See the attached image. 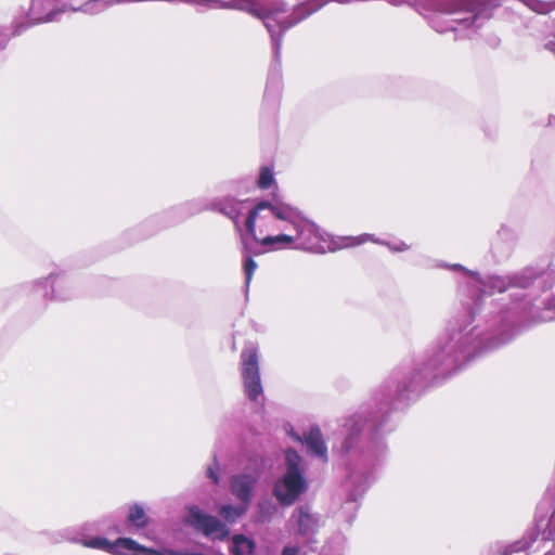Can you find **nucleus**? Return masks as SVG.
Wrapping results in <instances>:
<instances>
[{"label": "nucleus", "mask_w": 555, "mask_h": 555, "mask_svg": "<svg viewBox=\"0 0 555 555\" xmlns=\"http://www.w3.org/2000/svg\"><path fill=\"white\" fill-rule=\"evenodd\" d=\"M262 210H269L271 215L281 221H285L291 224L296 231H299L300 224L297 218V211L294 207L286 204H272L269 201H260L255 207L248 212L245 227L247 232L257 241L261 246L271 247V249H279L276 244L291 245L295 242V237L288 234H278L275 236H266L258 240L256 235V220L260 217Z\"/></svg>", "instance_id": "nucleus-1"}, {"label": "nucleus", "mask_w": 555, "mask_h": 555, "mask_svg": "<svg viewBox=\"0 0 555 555\" xmlns=\"http://www.w3.org/2000/svg\"><path fill=\"white\" fill-rule=\"evenodd\" d=\"M285 474L275 481L273 495L283 506L293 505L308 489L305 478L304 460L294 449L285 451Z\"/></svg>", "instance_id": "nucleus-2"}, {"label": "nucleus", "mask_w": 555, "mask_h": 555, "mask_svg": "<svg viewBox=\"0 0 555 555\" xmlns=\"http://www.w3.org/2000/svg\"><path fill=\"white\" fill-rule=\"evenodd\" d=\"M244 387L248 398L256 401L262 393L257 350L249 348L242 352Z\"/></svg>", "instance_id": "nucleus-3"}, {"label": "nucleus", "mask_w": 555, "mask_h": 555, "mask_svg": "<svg viewBox=\"0 0 555 555\" xmlns=\"http://www.w3.org/2000/svg\"><path fill=\"white\" fill-rule=\"evenodd\" d=\"M85 545L92 548L105 550L113 554L122 555L126 552H132L134 555L140 554H158L156 550L140 545L130 538H119L115 543H111L104 538H93L85 542Z\"/></svg>", "instance_id": "nucleus-4"}, {"label": "nucleus", "mask_w": 555, "mask_h": 555, "mask_svg": "<svg viewBox=\"0 0 555 555\" xmlns=\"http://www.w3.org/2000/svg\"><path fill=\"white\" fill-rule=\"evenodd\" d=\"M188 522L205 535H211L217 532L228 534L224 525L217 517L202 513L196 506H192L189 509Z\"/></svg>", "instance_id": "nucleus-5"}, {"label": "nucleus", "mask_w": 555, "mask_h": 555, "mask_svg": "<svg viewBox=\"0 0 555 555\" xmlns=\"http://www.w3.org/2000/svg\"><path fill=\"white\" fill-rule=\"evenodd\" d=\"M256 482L257 478L249 474L233 476L230 482L231 491L241 502L248 504Z\"/></svg>", "instance_id": "nucleus-6"}, {"label": "nucleus", "mask_w": 555, "mask_h": 555, "mask_svg": "<svg viewBox=\"0 0 555 555\" xmlns=\"http://www.w3.org/2000/svg\"><path fill=\"white\" fill-rule=\"evenodd\" d=\"M304 441L310 453L327 461V448L323 439V435L318 426L310 427L305 434Z\"/></svg>", "instance_id": "nucleus-7"}, {"label": "nucleus", "mask_w": 555, "mask_h": 555, "mask_svg": "<svg viewBox=\"0 0 555 555\" xmlns=\"http://www.w3.org/2000/svg\"><path fill=\"white\" fill-rule=\"evenodd\" d=\"M318 527L317 519L304 506L298 508V530L302 535L313 533Z\"/></svg>", "instance_id": "nucleus-8"}, {"label": "nucleus", "mask_w": 555, "mask_h": 555, "mask_svg": "<svg viewBox=\"0 0 555 555\" xmlns=\"http://www.w3.org/2000/svg\"><path fill=\"white\" fill-rule=\"evenodd\" d=\"M232 548L231 552L233 555H245L253 554L255 551V542L249 540L244 534H235L232 538Z\"/></svg>", "instance_id": "nucleus-9"}, {"label": "nucleus", "mask_w": 555, "mask_h": 555, "mask_svg": "<svg viewBox=\"0 0 555 555\" xmlns=\"http://www.w3.org/2000/svg\"><path fill=\"white\" fill-rule=\"evenodd\" d=\"M127 519L138 529H143L149 525V517L146 516L144 508L139 504H133L129 507Z\"/></svg>", "instance_id": "nucleus-10"}, {"label": "nucleus", "mask_w": 555, "mask_h": 555, "mask_svg": "<svg viewBox=\"0 0 555 555\" xmlns=\"http://www.w3.org/2000/svg\"><path fill=\"white\" fill-rule=\"evenodd\" d=\"M274 183L273 173L269 167H261L258 179V188L261 190L269 189Z\"/></svg>", "instance_id": "nucleus-11"}, {"label": "nucleus", "mask_w": 555, "mask_h": 555, "mask_svg": "<svg viewBox=\"0 0 555 555\" xmlns=\"http://www.w3.org/2000/svg\"><path fill=\"white\" fill-rule=\"evenodd\" d=\"M244 508L234 507L232 505H223L220 508V515L228 521H234L237 517H240L244 512Z\"/></svg>", "instance_id": "nucleus-12"}, {"label": "nucleus", "mask_w": 555, "mask_h": 555, "mask_svg": "<svg viewBox=\"0 0 555 555\" xmlns=\"http://www.w3.org/2000/svg\"><path fill=\"white\" fill-rule=\"evenodd\" d=\"M344 241H345V244H344L345 247H354V246H359L369 241H374V240H373V235L364 233V234H361L358 236L345 237Z\"/></svg>", "instance_id": "nucleus-13"}, {"label": "nucleus", "mask_w": 555, "mask_h": 555, "mask_svg": "<svg viewBox=\"0 0 555 555\" xmlns=\"http://www.w3.org/2000/svg\"><path fill=\"white\" fill-rule=\"evenodd\" d=\"M256 269H257V262L253 259V257L250 255H248L244 260V272H245V276H246V285L247 286L249 285Z\"/></svg>", "instance_id": "nucleus-14"}, {"label": "nucleus", "mask_w": 555, "mask_h": 555, "mask_svg": "<svg viewBox=\"0 0 555 555\" xmlns=\"http://www.w3.org/2000/svg\"><path fill=\"white\" fill-rule=\"evenodd\" d=\"M219 464L217 461H215L214 466H209L207 469L208 477L217 485L219 483Z\"/></svg>", "instance_id": "nucleus-15"}, {"label": "nucleus", "mask_w": 555, "mask_h": 555, "mask_svg": "<svg viewBox=\"0 0 555 555\" xmlns=\"http://www.w3.org/2000/svg\"><path fill=\"white\" fill-rule=\"evenodd\" d=\"M246 11L249 14H251V15L258 17V18H264V17H267L269 15V12H267L264 9L256 8L254 5L248 7V9H246Z\"/></svg>", "instance_id": "nucleus-16"}, {"label": "nucleus", "mask_w": 555, "mask_h": 555, "mask_svg": "<svg viewBox=\"0 0 555 555\" xmlns=\"http://www.w3.org/2000/svg\"><path fill=\"white\" fill-rule=\"evenodd\" d=\"M299 548L295 546H285L282 551V555H298Z\"/></svg>", "instance_id": "nucleus-17"}, {"label": "nucleus", "mask_w": 555, "mask_h": 555, "mask_svg": "<svg viewBox=\"0 0 555 555\" xmlns=\"http://www.w3.org/2000/svg\"><path fill=\"white\" fill-rule=\"evenodd\" d=\"M519 548L517 544L513 545L511 548H506L502 555H513L514 553H518Z\"/></svg>", "instance_id": "nucleus-18"}, {"label": "nucleus", "mask_w": 555, "mask_h": 555, "mask_svg": "<svg viewBox=\"0 0 555 555\" xmlns=\"http://www.w3.org/2000/svg\"><path fill=\"white\" fill-rule=\"evenodd\" d=\"M157 552H158V554H152V555H184V553H179V552L171 551V550H167L164 552L157 551Z\"/></svg>", "instance_id": "nucleus-19"}, {"label": "nucleus", "mask_w": 555, "mask_h": 555, "mask_svg": "<svg viewBox=\"0 0 555 555\" xmlns=\"http://www.w3.org/2000/svg\"><path fill=\"white\" fill-rule=\"evenodd\" d=\"M546 49L550 50L551 52H553L555 54V41H550L548 43H546Z\"/></svg>", "instance_id": "nucleus-20"}, {"label": "nucleus", "mask_w": 555, "mask_h": 555, "mask_svg": "<svg viewBox=\"0 0 555 555\" xmlns=\"http://www.w3.org/2000/svg\"><path fill=\"white\" fill-rule=\"evenodd\" d=\"M295 439H296L297 441L302 442V439H301L299 436H295Z\"/></svg>", "instance_id": "nucleus-21"}, {"label": "nucleus", "mask_w": 555, "mask_h": 555, "mask_svg": "<svg viewBox=\"0 0 555 555\" xmlns=\"http://www.w3.org/2000/svg\"><path fill=\"white\" fill-rule=\"evenodd\" d=\"M522 3L528 4L527 0H521Z\"/></svg>", "instance_id": "nucleus-22"}]
</instances>
